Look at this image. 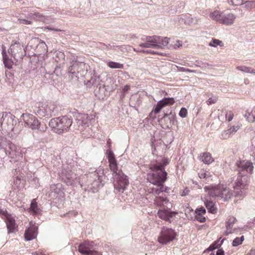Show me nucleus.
Wrapping results in <instances>:
<instances>
[{
    "label": "nucleus",
    "mask_w": 255,
    "mask_h": 255,
    "mask_svg": "<svg viewBox=\"0 0 255 255\" xmlns=\"http://www.w3.org/2000/svg\"><path fill=\"white\" fill-rule=\"evenodd\" d=\"M139 46L141 47H144V48H154V49L162 48V46L160 45H158L157 44L150 43H149L147 42L141 43L139 45Z\"/></svg>",
    "instance_id": "nucleus-27"
},
{
    "label": "nucleus",
    "mask_w": 255,
    "mask_h": 255,
    "mask_svg": "<svg viewBox=\"0 0 255 255\" xmlns=\"http://www.w3.org/2000/svg\"><path fill=\"white\" fill-rule=\"evenodd\" d=\"M210 17L220 23L230 25L233 24L236 17L232 13H225L223 11L215 10L210 13Z\"/></svg>",
    "instance_id": "nucleus-9"
},
{
    "label": "nucleus",
    "mask_w": 255,
    "mask_h": 255,
    "mask_svg": "<svg viewBox=\"0 0 255 255\" xmlns=\"http://www.w3.org/2000/svg\"><path fill=\"white\" fill-rule=\"evenodd\" d=\"M9 50V52H11L13 58L16 60L22 59L26 54L23 46L16 42L11 45Z\"/></svg>",
    "instance_id": "nucleus-13"
},
{
    "label": "nucleus",
    "mask_w": 255,
    "mask_h": 255,
    "mask_svg": "<svg viewBox=\"0 0 255 255\" xmlns=\"http://www.w3.org/2000/svg\"><path fill=\"white\" fill-rule=\"evenodd\" d=\"M19 21H20V23L23 24L28 25V24H30L31 23V21L26 20V19H20Z\"/></svg>",
    "instance_id": "nucleus-51"
},
{
    "label": "nucleus",
    "mask_w": 255,
    "mask_h": 255,
    "mask_svg": "<svg viewBox=\"0 0 255 255\" xmlns=\"http://www.w3.org/2000/svg\"><path fill=\"white\" fill-rule=\"evenodd\" d=\"M194 219L200 222V223H204L206 221V218L203 215H194Z\"/></svg>",
    "instance_id": "nucleus-43"
},
{
    "label": "nucleus",
    "mask_w": 255,
    "mask_h": 255,
    "mask_svg": "<svg viewBox=\"0 0 255 255\" xmlns=\"http://www.w3.org/2000/svg\"><path fill=\"white\" fill-rule=\"evenodd\" d=\"M47 29L49 30H53V31H62L61 30H60L59 29L54 28H53L51 27H47Z\"/></svg>",
    "instance_id": "nucleus-59"
},
{
    "label": "nucleus",
    "mask_w": 255,
    "mask_h": 255,
    "mask_svg": "<svg viewBox=\"0 0 255 255\" xmlns=\"http://www.w3.org/2000/svg\"><path fill=\"white\" fill-rule=\"evenodd\" d=\"M86 67L87 65L84 62H80L76 59L73 60L70 62L68 72L71 74L79 73L82 71Z\"/></svg>",
    "instance_id": "nucleus-16"
},
{
    "label": "nucleus",
    "mask_w": 255,
    "mask_h": 255,
    "mask_svg": "<svg viewBox=\"0 0 255 255\" xmlns=\"http://www.w3.org/2000/svg\"><path fill=\"white\" fill-rule=\"evenodd\" d=\"M129 89V86H128V85H126L124 89H123V90L125 91V92H126V91H128V89Z\"/></svg>",
    "instance_id": "nucleus-62"
},
{
    "label": "nucleus",
    "mask_w": 255,
    "mask_h": 255,
    "mask_svg": "<svg viewBox=\"0 0 255 255\" xmlns=\"http://www.w3.org/2000/svg\"><path fill=\"white\" fill-rule=\"evenodd\" d=\"M5 122H6L7 123H8V130H13V119L12 118V117H11L10 116H8V117H5V118L3 119L2 123H1V124L3 125V124H4L5 123Z\"/></svg>",
    "instance_id": "nucleus-29"
},
{
    "label": "nucleus",
    "mask_w": 255,
    "mask_h": 255,
    "mask_svg": "<svg viewBox=\"0 0 255 255\" xmlns=\"http://www.w3.org/2000/svg\"><path fill=\"white\" fill-rule=\"evenodd\" d=\"M88 177L89 178L88 185H91L90 188L94 190L102 187L105 184V176L104 170L102 168H99L94 172L89 173L88 174Z\"/></svg>",
    "instance_id": "nucleus-7"
},
{
    "label": "nucleus",
    "mask_w": 255,
    "mask_h": 255,
    "mask_svg": "<svg viewBox=\"0 0 255 255\" xmlns=\"http://www.w3.org/2000/svg\"><path fill=\"white\" fill-rule=\"evenodd\" d=\"M199 177L200 179L206 178L207 176H208V173L205 172L204 171H200L199 173Z\"/></svg>",
    "instance_id": "nucleus-49"
},
{
    "label": "nucleus",
    "mask_w": 255,
    "mask_h": 255,
    "mask_svg": "<svg viewBox=\"0 0 255 255\" xmlns=\"http://www.w3.org/2000/svg\"><path fill=\"white\" fill-rule=\"evenodd\" d=\"M248 255H255V250H251Z\"/></svg>",
    "instance_id": "nucleus-63"
},
{
    "label": "nucleus",
    "mask_w": 255,
    "mask_h": 255,
    "mask_svg": "<svg viewBox=\"0 0 255 255\" xmlns=\"http://www.w3.org/2000/svg\"><path fill=\"white\" fill-rule=\"evenodd\" d=\"M110 168L114 174L115 189L118 192H123L129 184L128 177L122 171L118 169L117 162L114 153L110 151L108 155Z\"/></svg>",
    "instance_id": "nucleus-2"
},
{
    "label": "nucleus",
    "mask_w": 255,
    "mask_h": 255,
    "mask_svg": "<svg viewBox=\"0 0 255 255\" xmlns=\"http://www.w3.org/2000/svg\"><path fill=\"white\" fill-rule=\"evenodd\" d=\"M32 108L33 113L40 118L55 116L61 110L59 105L52 102L39 103Z\"/></svg>",
    "instance_id": "nucleus-4"
},
{
    "label": "nucleus",
    "mask_w": 255,
    "mask_h": 255,
    "mask_svg": "<svg viewBox=\"0 0 255 255\" xmlns=\"http://www.w3.org/2000/svg\"><path fill=\"white\" fill-rule=\"evenodd\" d=\"M188 192L189 191L188 190H184L183 193H182L181 195L182 196H186V195H187L188 194Z\"/></svg>",
    "instance_id": "nucleus-61"
},
{
    "label": "nucleus",
    "mask_w": 255,
    "mask_h": 255,
    "mask_svg": "<svg viewBox=\"0 0 255 255\" xmlns=\"http://www.w3.org/2000/svg\"><path fill=\"white\" fill-rule=\"evenodd\" d=\"M32 255H46L44 254H43L42 252H35L32 253Z\"/></svg>",
    "instance_id": "nucleus-58"
},
{
    "label": "nucleus",
    "mask_w": 255,
    "mask_h": 255,
    "mask_svg": "<svg viewBox=\"0 0 255 255\" xmlns=\"http://www.w3.org/2000/svg\"><path fill=\"white\" fill-rule=\"evenodd\" d=\"M174 103L175 100L173 98H164L157 102L154 109V112L155 114H157L163 107L166 105H172Z\"/></svg>",
    "instance_id": "nucleus-17"
},
{
    "label": "nucleus",
    "mask_w": 255,
    "mask_h": 255,
    "mask_svg": "<svg viewBox=\"0 0 255 255\" xmlns=\"http://www.w3.org/2000/svg\"><path fill=\"white\" fill-rule=\"evenodd\" d=\"M244 7L248 9H252L255 8V0H247L244 2Z\"/></svg>",
    "instance_id": "nucleus-36"
},
{
    "label": "nucleus",
    "mask_w": 255,
    "mask_h": 255,
    "mask_svg": "<svg viewBox=\"0 0 255 255\" xmlns=\"http://www.w3.org/2000/svg\"><path fill=\"white\" fill-rule=\"evenodd\" d=\"M207 195L205 198L204 201L205 205L207 208L209 212L214 214L216 210V208L215 207L214 202L212 200L213 198L215 199L216 198H212V197H209V192H207Z\"/></svg>",
    "instance_id": "nucleus-20"
},
{
    "label": "nucleus",
    "mask_w": 255,
    "mask_h": 255,
    "mask_svg": "<svg viewBox=\"0 0 255 255\" xmlns=\"http://www.w3.org/2000/svg\"><path fill=\"white\" fill-rule=\"evenodd\" d=\"M31 16L34 18L38 20H43L44 19V16L39 12H34V13H30Z\"/></svg>",
    "instance_id": "nucleus-40"
},
{
    "label": "nucleus",
    "mask_w": 255,
    "mask_h": 255,
    "mask_svg": "<svg viewBox=\"0 0 255 255\" xmlns=\"http://www.w3.org/2000/svg\"><path fill=\"white\" fill-rule=\"evenodd\" d=\"M139 51L140 52H142V53H151V54H160L159 53L154 52V51H152V50H140Z\"/></svg>",
    "instance_id": "nucleus-52"
},
{
    "label": "nucleus",
    "mask_w": 255,
    "mask_h": 255,
    "mask_svg": "<svg viewBox=\"0 0 255 255\" xmlns=\"http://www.w3.org/2000/svg\"><path fill=\"white\" fill-rule=\"evenodd\" d=\"M176 235V232L172 229L163 227L158 238V241L161 244L166 245L172 241Z\"/></svg>",
    "instance_id": "nucleus-10"
},
{
    "label": "nucleus",
    "mask_w": 255,
    "mask_h": 255,
    "mask_svg": "<svg viewBox=\"0 0 255 255\" xmlns=\"http://www.w3.org/2000/svg\"><path fill=\"white\" fill-rule=\"evenodd\" d=\"M30 210L35 214H38L41 211L40 209L38 207L37 204L33 199L30 205Z\"/></svg>",
    "instance_id": "nucleus-32"
},
{
    "label": "nucleus",
    "mask_w": 255,
    "mask_h": 255,
    "mask_svg": "<svg viewBox=\"0 0 255 255\" xmlns=\"http://www.w3.org/2000/svg\"><path fill=\"white\" fill-rule=\"evenodd\" d=\"M60 174L62 180L67 185H73L77 180L76 174L69 167L63 169Z\"/></svg>",
    "instance_id": "nucleus-12"
},
{
    "label": "nucleus",
    "mask_w": 255,
    "mask_h": 255,
    "mask_svg": "<svg viewBox=\"0 0 255 255\" xmlns=\"http://www.w3.org/2000/svg\"><path fill=\"white\" fill-rule=\"evenodd\" d=\"M61 74V68L58 66L55 68V70L52 73H46V75L48 76V78L51 79L53 81H58Z\"/></svg>",
    "instance_id": "nucleus-21"
},
{
    "label": "nucleus",
    "mask_w": 255,
    "mask_h": 255,
    "mask_svg": "<svg viewBox=\"0 0 255 255\" xmlns=\"http://www.w3.org/2000/svg\"><path fill=\"white\" fill-rule=\"evenodd\" d=\"M240 128V127L238 126H233L229 128L228 130L231 134V135L235 133Z\"/></svg>",
    "instance_id": "nucleus-46"
},
{
    "label": "nucleus",
    "mask_w": 255,
    "mask_h": 255,
    "mask_svg": "<svg viewBox=\"0 0 255 255\" xmlns=\"http://www.w3.org/2000/svg\"><path fill=\"white\" fill-rule=\"evenodd\" d=\"M65 54L63 52L61 51L55 52V60L57 63L63 62L64 61Z\"/></svg>",
    "instance_id": "nucleus-30"
},
{
    "label": "nucleus",
    "mask_w": 255,
    "mask_h": 255,
    "mask_svg": "<svg viewBox=\"0 0 255 255\" xmlns=\"http://www.w3.org/2000/svg\"><path fill=\"white\" fill-rule=\"evenodd\" d=\"M5 222L8 233H14L17 231V225L15 219L11 215H8L5 218Z\"/></svg>",
    "instance_id": "nucleus-18"
},
{
    "label": "nucleus",
    "mask_w": 255,
    "mask_h": 255,
    "mask_svg": "<svg viewBox=\"0 0 255 255\" xmlns=\"http://www.w3.org/2000/svg\"><path fill=\"white\" fill-rule=\"evenodd\" d=\"M169 38L166 37H161L158 36V41L159 42H158V44L161 45L162 47V46H166L169 43Z\"/></svg>",
    "instance_id": "nucleus-33"
},
{
    "label": "nucleus",
    "mask_w": 255,
    "mask_h": 255,
    "mask_svg": "<svg viewBox=\"0 0 255 255\" xmlns=\"http://www.w3.org/2000/svg\"><path fill=\"white\" fill-rule=\"evenodd\" d=\"M169 164L167 158H163L161 162L150 165V169L153 172L147 175V179L152 184L162 185L167 178V173L164 167Z\"/></svg>",
    "instance_id": "nucleus-3"
},
{
    "label": "nucleus",
    "mask_w": 255,
    "mask_h": 255,
    "mask_svg": "<svg viewBox=\"0 0 255 255\" xmlns=\"http://www.w3.org/2000/svg\"><path fill=\"white\" fill-rule=\"evenodd\" d=\"M158 36L154 35L152 36H145L144 37H142L141 38V40L142 41L147 42L150 43H153V44H158Z\"/></svg>",
    "instance_id": "nucleus-26"
},
{
    "label": "nucleus",
    "mask_w": 255,
    "mask_h": 255,
    "mask_svg": "<svg viewBox=\"0 0 255 255\" xmlns=\"http://www.w3.org/2000/svg\"><path fill=\"white\" fill-rule=\"evenodd\" d=\"M8 147L9 149L11 150V152H14L15 150V145L12 144L11 142H10L8 143Z\"/></svg>",
    "instance_id": "nucleus-53"
},
{
    "label": "nucleus",
    "mask_w": 255,
    "mask_h": 255,
    "mask_svg": "<svg viewBox=\"0 0 255 255\" xmlns=\"http://www.w3.org/2000/svg\"><path fill=\"white\" fill-rule=\"evenodd\" d=\"M244 240V236H241L240 238H239V240L242 243L243 241Z\"/></svg>",
    "instance_id": "nucleus-64"
},
{
    "label": "nucleus",
    "mask_w": 255,
    "mask_h": 255,
    "mask_svg": "<svg viewBox=\"0 0 255 255\" xmlns=\"http://www.w3.org/2000/svg\"><path fill=\"white\" fill-rule=\"evenodd\" d=\"M247 120L249 122L253 123L255 122V108L251 112L246 111L244 115Z\"/></svg>",
    "instance_id": "nucleus-24"
},
{
    "label": "nucleus",
    "mask_w": 255,
    "mask_h": 255,
    "mask_svg": "<svg viewBox=\"0 0 255 255\" xmlns=\"http://www.w3.org/2000/svg\"><path fill=\"white\" fill-rule=\"evenodd\" d=\"M108 66L112 69H123L124 65L123 64H121L120 63L114 62V61H109L107 63Z\"/></svg>",
    "instance_id": "nucleus-31"
},
{
    "label": "nucleus",
    "mask_w": 255,
    "mask_h": 255,
    "mask_svg": "<svg viewBox=\"0 0 255 255\" xmlns=\"http://www.w3.org/2000/svg\"><path fill=\"white\" fill-rule=\"evenodd\" d=\"M157 214L160 218L166 221H169V215L167 210H159Z\"/></svg>",
    "instance_id": "nucleus-28"
},
{
    "label": "nucleus",
    "mask_w": 255,
    "mask_h": 255,
    "mask_svg": "<svg viewBox=\"0 0 255 255\" xmlns=\"http://www.w3.org/2000/svg\"><path fill=\"white\" fill-rule=\"evenodd\" d=\"M233 118V114H232L231 112L229 114H226V119L228 121H231L232 120Z\"/></svg>",
    "instance_id": "nucleus-54"
},
{
    "label": "nucleus",
    "mask_w": 255,
    "mask_h": 255,
    "mask_svg": "<svg viewBox=\"0 0 255 255\" xmlns=\"http://www.w3.org/2000/svg\"><path fill=\"white\" fill-rule=\"evenodd\" d=\"M209 46L212 47H216L217 45H220V46H223V42L222 41L219 40L218 39H214L212 41L209 43Z\"/></svg>",
    "instance_id": "nucleus-38"
},
{
    "label": "nucleus",
    "mask_w": 255,
    "mask_h": 255,
    "mask_svg": "<svg viewBox=\"0 0 255 255\" xmlns=\"http://www.w3.org/2000/svg\"><path fill=\"white\" fill-rule=\"evenodd\" d=\"M216 255H224V251L222 249H219L217 251Z\"/></svg>",
    "instance_id": "nucleus-57"
},
{
    "label": "nucleus",
    "mask_w": 255,
    "mask_h": 255,
    "mask_svg": "<svg viewBox=\"0 0 255 255\" xmlns=\"http://www.w3.org/2000/svg\"><path fill=\"white\" fill-rule=\"evenodd\" d=\"M38 234V227L35 225L31 226L27 229L24 233V238L29 241L35 239Z\"/></svg>",
    "instance_id": "nucleus-19"
},
{
    "label": "nucleus",
    "mask_w": 255,
    "mask_h": 255,
    "mask_svg": "<svg viewBox=\"0 0 255 255\" xmlns=\"http://www.w3.org/2000/svg\"><path fill=\"white\" fill-rule=\"evenodd\" d=\"M158 186L156 188L153 189V192L157 195H159L161 193L163 192H166V187H164L163 184L162 185H157Z\"/></svg>",
    "instance_id": "nucleus-34"
},
{
    "label": "nucleus",
    "mask_w": 255,
    "mask_h": 255,
    "mask_svg": "<svg viewBox=\"0 0 255 255\" xmlns=\"http://www.w3.org/2000/svg\"><path fill=\"white\" fill-rule=\"evenodd\" d=\"M10 214H8L7 211L5 209H1L0 208V215L1 216H4L7 218L8 215H10Z\"/></svg>",
    "instance_id": "nucleus-47"
},
{
    "label": "nucleus",
    "mask_w": 255,
    "mask_h": 255,
    "mask_svg": "<svg viewBox=\"0 0 255 255\" xmlns=\"http://www.w3.org/2000/svg\"><path fill=\"white\" fill-rule=\"evenodd\" d=\"M205 213H206V210L203 207H201V208L196 209L195 212L194 213V215H204Z\"/></svg>",
    "instance_id": "nucleus-42"
},
{
    "label": "nucleus",
    "mask_w": 255,
    "mask_h": 255,
    "mask_svg": "<svg viewBox=\"0 0 255 255\" xmlns=\"http://www.w3.org/2000/svg\"><path fill=\"white\" fill-rule=\"evenodd\" d=\"M216 247H214V245H211L209 248L208 249V250L211 251H213L214 250V249H216Z\"/></svg>",
    "instance_id": "nucleus-60"
},
{
    "label": "nucleus",
    "mask_w": 255,
    "mask_h": 255,
    "mask_svg": "<svg viewBox=\"0 0 255 255\" xmlns=\"http://www.w3.org/2000/svg\"><path fill=\"white\" fill-rule=\"evenodd\" d=\"M236 170L238 172V177L234 185V195L236 197L242 199L246 195L247 173L252 174L254 165L249 160H240L236 162Z\"/></svg>",
    "instance_id": "nucleus-1"
},
{
    "label": "nucleus",
    "mask_w": 255,
    "mask_h": 255,
    "mask_svg": "<svg viewBox=\"0 0 255 255\" xmlns=\"http://www.w3.org/2000/svg\"><path fill=\"white\" fill-rule=\"evenodd\" d=\"M99 244L96 241H85L81 243L78 248V251L84 255H101L98 250L100 247Z\"/></svg>",
    "instance_id": "nucleus-8"
},
{
    "label": "nucleus",
    "mask_w": 255,
    "mask_h": 255,
    "mask_svg": "<svg viewBox=\"0 0 255 255\" xmlns=\"http://www.w3.org/2000/svg\"><path fill=\"white\" fill-rule=\"evenodd\" d=\"M202 160L204 163L207 164H209L214 161V159L212 157L211 154L209 152L203 153Z\"/></svg>",
    "instance_id": "nucleus-25"
},
{
    "label": "nucleus",
    "mask_w": 255,
    "mask_h": 255,
    "mask_svg": "<svg viewBox=\"0 0 255 255\" xmlns=\"http://www.w3.org/2000/svg\"><path fill=\"white\" fill-rule=\"evenodd\" d=\"M177 69L179 71H182V72H195V70H191L188 68H185L184 67H177Z\"/></svg>",
    "instance_id": "nucleus-48"
},
{
    "label": "nucleus",
    "mask_w": 255,
    "mask_h": 255,
    "mask_svg": "<svg viewBox=\"0 0 255 255\" xmlns=\"http://www.w3.org/2000/svg\"><path fill=\"white\" fill-rule=\"evenodd\" d=\"M73 120L71 116L66 115L50 120L49 126L51 130L58 134L68 132L72 126Z\"/></svg>",
    "instance_id": "nucleus-5"
},
{
    "label": "nucleus",
    "mask_w": 255,
    "mask_h": 255,
    "mask_svg": "<svg viewBox=\"0 0 255 255\" xmlns=\"http://www.w3.org/2000/svg\"><path fill=\"white\" fill-rule=\"evenodd\" d=\"M187 111L186 109H185V108H182L179 112V115L181 118H185L187 116Z\"/></svg>",
    "instance_id": "nucleus-45"
},
{
    "label": "nucleus",
    "mask_w": 255,
    "mask_h": 255,
    "mask_svg": "<svg viewBox=\"0 0 255 255\" xmlns=\"http://www.w3.org/2000/svg\"><path fill=\"white\" fill-rule=\"evenodd\" d=\"M25 127L32 130L39 129L40 122L32 115L23 114L22 115Z\"/></svg>",
    "instance_id": "nucleus-11"
},
{
    "label": "nucleus",
    "mask_w": 255,
    "mask_h": 255,
    "mask_svg": "<svg viewBox=\"0 0 255 255\" xmlns=\"http://www.w3.org/2000/svg\"><path fill=\"white\" fill-rule=\"evenodd\" d=\"M154 201L158 206H165L169 203V201L166 198L161 196L156 197Z\"/></svg>",
    "instance_id": "nucleus-23"
},
{
    "label": "nucleus",
    "mask_w": 255,
    "mask_h": 255,
    "mask_svg": "<svg viewBox=\"0 0 255 255\" xmlns=\"http://www.w3.org/2000/svg\"><path fill=\"white\" fill-rule=\"evenodd\" d=\"M242 244L241 242L239 240V238H235L233 242L232 245L234 247H237Z\"/></svg>",
    "instance_id": "nucleus-50"
},
{
    "label": "nucleus",
    "mask_w": 255,
    "mask_h": 255,
    "mask_svg": "<svg viewBox=\"0 0 255 255\" xmlns=\"http://www.w3.org/2000/svg\"><path fill=\"white\" fill-rule=\"evenodd\" d=\"M175 115L172 114H165L164 116L159 120V123L162 128L165 129H170L176 122Z\"/></svg>",
    "instance_id": "nucleus-15"
},
{
    "label": "nucleus",
    "mask_w": 255,
    "mask_h": 255,
    "mask_svg": "<svg viewBox=\"0 0 255 255\" xmlns=\"http://www.w3.org/2000/svg\"><path fill=\"white\" fill-rule=\"evenodd\" d=\"M204 189L206 192H209V197L220 198L224 201H228L233 195L232 191L223 184L207 186Z\"/></svg>",
    "instance_id": "nucleus-6"
},
{
    "label": "nucleus",
    "mask_w": 255,
    "mask_h": 255,
    "mask_svg": "<svg viewBox=\"0 0 255 255\" xmlns=\"http://www.w3.org/2000/svg\"><path fill=\"white\" fill-rule=\"evenodd\" d=\"M97 79H99V76L92 77L89 82L92 84L93 85V84H94L95 83V82H96V80H97Z\"/></svg>",
    "instance_id": "nucleus-56"
},
{
    "label": "nucleus",
    "mask_w": 255,
    "mask_h": 255,
    "mask_svg": "<svg viewBox=\"0 0 255 255\" xmlns=\"http://www.w3.org/2000/svg\"><path fill=\"white\" fill-rule=\"evenodd\" d=\"M231 136V134L229 131V130H224L222 132L221 134L220 135V138L223 139H226L229 138Z\"/></svg>",
    "instance_id": "nucleus-41"
},
{
    "label": "nucleus",
    "mask_w": 255,
    "mask_h": 255,
    "mask_svg": "<svg viewBox=\"0 0 255 255\" xmlns=\"http://www.w3.org/2000/svg\"><path fill=\"white\" fill-rule=\"evenodd\" d=\"M218 100V97L216 96L213 97L212 98H209V99L207 101V104L208 105H210L212 104H215L217 102Z\"/></svg>",
    "instance_id": "nucleus-44"
},
{
    "label": "nucleus",
    "mask_w": 255,
    "mask_h": 255,
    "mask_svg": "<svg viewBox=\"0 0 255 255\" xmlns=\"http://www.w3.org/2000/svg\"><path fill=\"white\" fill-rule=\"evenodd\" d=\"M236 221V219L233 217V216H230V217H229L228 219H227V225H226V228L228 230V229H230L232 228L233 225L234 224V223Z\"/></svg>",
    "instance_id": "nucleus-35"
},
{
    "label": "nucleus",
    "mask_w": 255,
    "mask_h": 255,
    "mask_svg": "<svg viewBox=\"0 0 255 255\" xmlns=\"http://www.w3.org/2000/svg\"><path fill=\"white\" fill-rule=\"evenodd\" d=\"M2 55L5 67L8 69H11L13 64V61L8 57L4 50L2 51Z\"/></svg>",
    "instance_id": "nucleus-22"
},
{
    "label": "nucleus",
    "mask_w": 255,
    "mask_h": 255,
    "mask_svg": "<svg viewBox=\"0 0 255 255\" xmlns=\"http://www.w3.org/2000/svg\"><path fill=\"white\" fill-rule=\"evenodd\" d=\"M74 117L75 122L73 121L72 127L75 129L83 130L87 124V115L77 113L74 115Z\"/></svg>",
    "instance_id": "nucleus-14"
},
{
    "label": "nucleus",
    "mask_w": 255,
    "mask_h": 255,
    "mask_svg": "<svg viewBox=\"0 0 255 255\" xmlns=\"http://www.w3.org/2000/svg\"><path fill=\"white\" fill-rule=\"evenodd\" d=\"M237 69L238 70L241 71L242 72L247 73H252L253 74V69L250 68L245 66H238L237 67Z\"/></svg>",
    "instance_id": "nucleus-37"
},
{
    "label": "nucleus",
    "mask_w": 255,
    "mask_h": 255,
    "mask_svg": "<svg viewBox=\"0 0 255 255\" xmlns=\"http://www.w3.org/2000/svg\"><path fill=\"white\" fill-rule=\"evenodd\" d=\"M177 214L176 212H172V211H169L168 210V214L169 216V221H170V219L172 218L173 216H174Z\"/></svg>",
    "instance_id": "nucleus-55"
},
{
    "label": "nucleus",
    "mask_w": 255,
    "mask_h": 255,
    "mask_svg": "<svg viewBox=\"0 0 255 255\" xmlns=\"http://www.w3.org/2000/svg\"><path fill=\"white\" fill-rule=\"evenodd\" d=\"M244 0H228L229 4L232 5L238 6L243 4Z\"/></svg>",
    "instance_id": "nucleus-39"
}]
</instances>
